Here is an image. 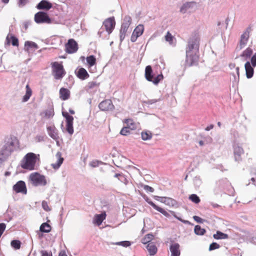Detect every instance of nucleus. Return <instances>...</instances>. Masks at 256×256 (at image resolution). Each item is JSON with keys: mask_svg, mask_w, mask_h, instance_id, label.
<instances>
[{"mask_svg": "<svg viewBox=\"0 0 256 256\" xmlns=\"http://www.w3.org/2000/svg\"><path fill=\"white\" fill-rule=\"evenodd\" d=\"M200 38L194 36L190 40L186 48V66H197L199 60Z\"/></svg>", "mask_w": 256, "mask_h": 256, "instance_id": "f257e3e1", "label": "nucleus"}, {"mask_svg": "<svg viewBox=\"0 0 256 256\" xmlns=\"http://www.w3.org/2000/svg\"><path fill=\"white\" fill-rule=\"evenodd\" d=\"M37 157L36 154L32 152L28 153L24 157L21 164L23 168L33 170L34 168L36 162Z\"/></svg>", "mask_w": 256, "mask_h": 256, "instance_id": "f03ea898", "label": "nucleus"}, {"mask_svg": "<svg viewBox=\"0 0 256 256\" xmlns=\"http://www.w3.org/2000/svg\"><path fill=\"white\" fill-rule=\"evenodd\" d=\"M29 179L32 184L35 186H44L47 184L46 176L38 172H36L31 174Z\"/></svg>", "mask_w": 256, "mask_h": 256, "instance_id": "7ed1b4c3", "label": "nucleus"}, {"mask_svg": "<svg viewBox=\"0 0 256 256\" xmlns=\"http://www.w3.org/2000/svg\"><path fill=\"white\" fill-rule=\"evenodd\" d=\"M52 74L55 79L60 80L66 74V72L62 64L55 62L52 64Z\"/></svg>", "mask_w": 256, "mask_h": 256, "instance_id": "20e7f679", "label": "nucleus"}, {"mask_svg": "<svg viewBox=\"0 0 256 256\" xmlns=\"http://www.w3.org/2000/svg\"><path fill=\"white\" fill-rule=\"evenodd\" d=\"M152 70L150 66H148L145 69V78L146 80L149 82H152L155 84H158L160 81L163 78L164 76L162 74H158L156 78H154L152 74Z\"/></svg>", "mask_w": 256, "mask_h": 256, "instance_id": "39448f33", "label": "nucleus"}, {"mask_svg": "<svg viewBox=\"0 0 256 256\" xmlns=\"http://www.w3.org/2000/svg\"><path fill=\"white\" fill-rule=\"evenodd\" d=\"M124 22L122 24L120 30V41L124 40L128 30L131 24L132 19L130 16H126L124 19Z\"/></svg>", "mask_w": 256, "mask_h": 256, "instance_id": "423d86ee", "label": "nucleus"}, {"mask_svg": "<svg viewBox=\"0 0 256 256\" xmlns=\"http://www.w3.org/2000/svg\"><path fill=\"white\" fill-rule=\"evenodd\" d=\"M14 146V142L12 138L8 139V141L4 146L1 151V155H2L4 158L10 156L12 152L13 151V148Z\"/></svg>", "mask_w": 256, "mask_h": 256, "instance_id": "0eeeda50", "label": "nucleus"}, {"mask_svg": "<svg viewBox=\"0 0 256 256\" xmlns=\"http://www.w3.org/2000/svg\"><path fill=\"white\" fill-rule=\"evenodd\" d=\"M34 20L38 24H50L51 20L48 14L44 12H39L34 15Z\"/></svg>", "mask_w": 256, "mask_h": 256, "instance_id": "6e6552de", "label": "nucleus"}, {"mask_svg": "<svg viewBox=\"0 0 256 256\" xmlns=\"http://www.w3.org/2000/svg\"><path fill=\"white\" fill-rule=\"evenodd\" d=\"M251 30V28L248 27L240 36L238 44V47L240 50L242 49L246 46L249 39Z\"/></svg>", "mask_w": 256, "mask_h": 256, "instance_id": "1a4fd4ad", "label": "nucleus"}, {"mask_svg": "<svg viewBox=\"0 0 256 256\" xmlns=\"http://www.w3.org/2000/svg\"><path fill=\"white\" fill-rule=\"evenodd\" d=\"M66 52L68 54H74L76 52L78 48V44L72 38L68 40L65 45Z\"/></svg>", "mask_w": 256, "mask_h": 256, "instance_id": "9d476101", "label": "nucleus"}, {"mask_svg": "<svg viewBox=\"0 0 256 256\" xmlns=\"http://www.w3.org/2000/svg\"><path fill=\"white\" fill-rule=\"evenodd\" d=\"M116 24L115 20L114 17L109 18L106 19L103 22V25L106 30L108 34H110L114 28Z\"/></svg>", "mask_w": 256, "mask_h": 256, "instance_id": "9b49d317", "label": "nucleus"}, {"mask_svg": "<svg viewBox=\"0 0 256 256\" xmlns=\"http://www.w3.org/2000/svg\"><path fill=\"white\" fill-rule=\"evenodd\" d=\"M98 107L102 111L112 110L114 108V106L110 100H106L102 101L100 103Z\"/></svg>", "mask_w": 256, "mask_h": 256, "instance_id": "f8f14e48", "label": "nucleus"}, {"mask_svg": "<svg viewBox=\"0 0 256 256\" xmlns=\"http://www.w3.org/2000/svg\"><path fill=\"white\" fill-rule=\"evenodd\" d=\"M144 31V26L142 24L138 25L134 30L130 38L132 42H135L138 38L142 36Z\"/></svg>", "mask_w": 256, "mask_h": 256, "instance_id": "ddd939ff", "label": "nucleus"}, {"mask_svg": "<svg viewBox=\"0 0 256 256\" xmlns=\"http://www.w3.org/2000/svg\"><path fill=\"white\" fill-rule=\"evenodd\" d=\"M13 190L16 193L26 194L27 190L24 181L20 180L13 186Z\"/></svg>", "mask_w": 256, "mask_h": 256, "instance_id": "4468645a", "label": "nucleus"}, {"mask_svg": "<svg viewBox=\"0 0 256 256\" xmlns=\"http://www.w3.org/2000/svg\"><path fill=\"white\" fill-rule=\"evenodd\" d=\"M234 149L235 160L238 162L241 161L242 160V155L244 154L243 148L239 146L236 145L234 146Z\"/></svg>", "mask_w": 256, "mask_h": 256, "instance_id": "2eb2a0df", "label": "nucleus"}, {"mask_svg": "<svg viewBox=\"0 0 256 256\" xmlns=\"http://www.w3.org/2000/svg\"><path fill=\"white\" fill-rule=\"evenodd\" d=\"M52 6V3L47 0H41L37 5L36 8L38 10H48L50 9Z\"/></svg>", "mask_w": 256, "mask_h": 256, "instance_id": "dca6fc26", "label": "nucleus"}, {"mask_svg": "<svg viewBox=\"0 0 256 256\" xmlns=\"http://www.w3.org/2000/svg\"><path fill=\"white\" fill-rule=\"evenodd\" d=\"M253 66L250 64L248 61L246 62L244 64V68L246 70V76L248 78H250L253 76L254 69Z\"/></svg>", "mask_w": 256, "mask_h": 256, "instance_id": "f3484780", "label": "nucleus"}, {"mask_svg": "<svg viewBox=\"0 0 256 256\" xmlns=\"http://www.w3.org/2000/svg\"><path fill=\"white\" fill-rule=\"evenodd\" d=\"M106 214L105 212H104L101 214H96L94 218V223L100 226L106 219Z\"/></svg>", "mask_w": 256, "mask_h": 256, "instance_id": "a211bd4d", "label": "nucleus"}, {"mask_svg": "<svg viewBox=\"0 0 256 256\" xmlns=\"http://www.w3.org/2000/svg\"><path fill=\"white\" fill-rule=\"evenodd\" d=\"M59 93L60 98L62 100H66L70 98V92L68 88H62Z\"/></svg>", "mask_w": 256, "mask_h": 256, "instance_id": "6ab92c4d", "label": "nucleus"}, {"mask_svg": "<svg viewBox=\"0 0 256 256\" xmlns=\"http://www.w3.org/2000/svg\"><path fill=\"white\" fill-rule=\"evenodd\" d=\"M6 41L8 44H10L11 43L14 46L18 47L19 46L18 38L12 34L8 35L6 38Z\"/></svg>", "mask_w": 256, "mask_h": 256, "instance_id": "aec40b11", "label": "nucleus"}, {"mask_svg": "<svg viewBox=\"0 0 256 256\" xmlns=\"http://www.w3.org/2000/svg\"><path fill=\"white\" fill-rule=\"evenodd\" d=\"M123 122L126 124V126L131 130H135L137 128V124L132 118H126L123 120Z\"/></svg>", "mask_w": 256, "mask_h": 256, "instance_id": "412c9836", "label": "nucleus"}, {"mask_svg": "<svg viewBox=\"0 0 256 256\" xmlns=\"http://www.w3.org/2000/svg\"><path fill=\"white\" fill-rule=\"evenodd\" d=\"M56 158H57V161L56 162L52 164V166L55 170L58 169L62 165L64 162V158L62 156V154L58 152L56 153Z\"/></svg>", "mask_w": 256, "mask_h": 256, "instance_id": "4be33fe9", "label": "nucleus"}, {"mask_svg": "<svg viewBox=\"0 0 256 256\" xmlns=\"http://www.w3.org/2000/svg\"><path fill=\"white\" fill-rule=\"evenodd\" d=\"M172 256H180V245L178 243L172 244L170 246Z\"/></svg>", "mask_w": 256, "mask_h": 256, "instance_id": "5701e85b", "label": "nucleus"}, {"mask_svg": "<svg viewBox=\"0 0 256 256\" xmlns=\"http://www.w3.org/2000/svg\"><path fill=\"white\" fill-rule=\"evenodd\" d=\"M26 92L25 94L23 96L22 98V102H26L30 98L32 95V90L30 88L28 84H27L26 86Z\"/></svg>", "mask_w": 256, "mask_h": 256, "instance_id": "b1692460", "label": "nucleus"}, {"mask_svg": "<svg viewBox=\"0 0 256 256\" xmlns=\"http://www.w3.org/2000/svg\"><path fill=\"white\" fill-rule=\"evenodd\" d=\"M77 76L81 80H85L89 77V74L84 68H80L77 72Z\"/></svg>", "mask_w": 256, "mask_h": 256, "instance_id": "393cba45", "label": "nucleus"}, {"mask_svg": "<svg viewBox=\"0 0 256 256\" xmlns=\"http://www.w3.org/2000/svg\"><path fill=\"white\" fill-rule=\"evenodd\" d=\"M253 54V50L252 48L248 47L243 51L240 54V57L243 58L245 60L249 59Z\"/></svg>", "mask_w": 256, "mask_h": 256, "instance_id": "a878e982", "label": "nucleus"}, {"mask_svg": "<svg viewBox=\"0 0 256 256\" xmlns=\"http://www.w3.org/2000/svg\"><path fill=\"white\" fill-rule=\"evenodd\" d=\"M148 203L152 206L154 208L159 212H160L162 213V214H164L166 217H169L170 214H169L164 209H163L162 208H160L156 206V204H154L152 202L150 201L148 202Z\"/></svg>", "mask_w": 256, "mask_h": 256, "instance_id": "bb28decb", "label": "nucleus"}, {"mask_svg": "<svg viewBox=\"0 0 256 256\" xmlns=\"http://www.w3.org/2000/svg\"><path fill=\"white\" fill-rule=\"evenodd\" d=\"M47 130L48 134L54 140H56L58 138V134L54 126H48L47 128Z\"/></svg>", "mask_w": 256, "mask_h": 256, "instance_id": "cd10ccee", "label": "nucleus"}, {"mask_svg": "<svg viewBox=\"0 0 256 256\" xmlns=\"http://www.w3.org/2000/svg\"><path fill=\"white\" fill-rule=\"evenodd\" d=\"M24 46L26 50L28 51L30 48H34L36 50L38 48L37 44L33 42L26 41L25 42Z\"/></svg>", "mask_w": 256, "mask_h": 256, "instance_id": "c85d7f7f", "label": "nucleus"}, {"mask_svg": "<svg viewBox=\"0 0 256 256\" xmlns=\"http://www.w3.org/2000/svg\"><path fill=\"white\" fill-rule=\"evenodd\" d=\"M52 228L47 222H44L41 224L40 228V230L42 232H50Z\"/></svg>", "mask_w": 256, "mask_h": 256, "instance_id": "c756f323", "label": "nucleus"}, {"mask_svg": "<svg viewBox=\"0 0 256 256\" xmlns=\"http://www.w3.org/2000/svg\"><path fill=\"white\" fill-rule=\"evenodd\" d=\"M86 60L88 67H92L94 65L96 64V60L94 56H90L86 58Z\"/></svg>", "mask_w": 256, "mask_h": 256, "instance_id": "7c9ffc66", "label": "nucleus"}, {"mask_svg": "<svg viewBox=\"0 0 256 256\" xmlns=\"http://www.w3.org/2000/svg\"><path fill=\"white\" fill-rule=\"evenodd\" d=\"M146 248L151 256L155 254L157 252V248L156 246L152 243H149L148 244Z\"/></svg>", "mask_w": 256, "mask_h": 256, "instance_id": "2f4dec72", "label": "nucleus"}, {"mask_svg": "<svg viewBox=\"0 0 256 256\" xmlns=\"http://www.w3.org/2000/svg\"><path fill=\"white\" fill-rule=\"evenodd\" d=\"M213 237L216 240L226 239L228 238V235L220 231H217L216 233L213 235Z\"/></svg>", "mask_w": 256, "mask_h": 256, "instance_id": "473e14b6", "label": "nucleus"}, {"mask_svg": "<svg viewBox=\"0 0 256 256\" xmlns=\"http://www.w3.org/2000/svg\"><path fill=\"white\" fill-rule=\"evenodd\" d=\"M194 232L196 234L200 236H202L206 232V230L202 228L201 226L199 225H196L195 226Z\"/></svg>", "mask_w": 256, "mask_h": 256, "instance_id": "72a5a7b5", "label": "nucleus"}, {"mask_svg": "<svg viewBox=\"0 0 256 256\" xmlns=\"http://www.w3.org/2000/svg\"><path fill=\"white\" fill-rule=\"evenodd\" d=\"M66 124V130L70 135L74 133L73 120L67 122Z\"/></svg>", "mask_w": 256, "mask_h": 256, "instance_id": "f704fd0d", "label": "nucleus"}, {"mask_svg": "<svg viewBox=\"0 0 256 256\" xmlns=\"http://www.w3.org/2000/svg\"><path fill=\"white\" fill-rule=\"evenodd\" d=\"M141 136L144 140H149L152 138V134L150 132H142Z\"/></svg>", "mask_w": 256, "mask_h": 256, "instance_id": "c9c22d12", "label": "nucleus"}, {"mask_svg": "<svg viewBox=\"0 0 256 256\" xmlns=\"http://www.w3.org/2000/svg\"><path fill=\"white\" fill-rule=\"evenodd\" d=\"M44 116L47 118H52L54 114V110L53 108H50L46 110L44 112Z\"/></svg>", "mask_w": 256, "mask_h": 256, "instance_id": "e433bc0d", "label": "nucleus"}, {"mask_svg": "<svg viewBox=\"0 0 256 256\" xmlns=\"http://www.w3.org/2000/svg\"><path fill=\"white\" fill-rule=\"evenodd\" d=\"M154 238V235L152 234H148L142 240V243L146 244L149 243Z\"/></svg>", "mask_w": 256, "mask_h": 256, "instance_id": "4c0bfd02", "label": "nucleus"}, {"mask_svg": "<svg viewBox=\"0 0 256 256\" xmlns=\"http://www.w3.org/2000/svg\"><path fill=\"white\" fill-rule=\"evenodd\" d=\"M174 40V37L170 32H168L166 34L165 36V40L168 42L170 44H173Z\"/></svg>", "mask_w": 256, "mask_h": 256, "instance_id": "58836bf2", "label": "nucleus"}, {"mask_svg": "<svg viewBox=\"0 0 256 256\" xmlns=\"http://www.w3.org/2000/svg\"><path fill=\"white\" fill-rule=\"evenodd\" d=\"M189 199L195 204H198L200 200L199 197L196 194H192L189 196Z\"/></svg>", "mask_w": 256, "mask_h": 256, "instance_id": "ea45409f", "label": "nucleus"}, {"mask_svg": "<svg viewBox=\"0 0 256 256\" xmlns=\"http://www.w3.org/2000/svg\"><path fill=\"white\" fill-rule=\"evenodd\" d=\"M193 2H186L184 4L182 5V8H180V12H182V13H185L186 12V11L187 9H188V8H190V6H191V4H192Z\"/></svg>", "mask_w": 256, "mask_h": 256, "instance_id": "a19ab883", "label": "nucleus"}, {"mask_svg": "<svg viewBox=\"0 0 256 256\" xmlns=\"http://www.w3.org/2000/svg\"><path fill=\"white\" fill-rule=\"evenodd\" d=\"M130 130L126 126H124L120 131V134L122 136H127L130 133Z\"/></svg>", "mask_w": 256, "mask_h": 256, "instance_id": "79ce46f5", "label": "nucleus"}, {"mask_svg": "<svg viewBox=\"0 0 256 256\" xmlns=\"http://www.w3.org/2000/svg\"><path fill=\"white\" fill-rule=\"evenodd\" d=\"M164 202L166 204L170 206H173L176 203V201L174 200H173L172 198H166L164 199Z\"/></svg>", "mask_w": 256, "mask_h": 256, "instance_id": "37998d69", "label": "nucleus"}, {"mask_svg": "<svg viewBox=\"0 0 256 256\" xmlns=\"http://www.w3.org/2000/svg\"><path fill=\"white\" fill-rule=\"evenodd\" d=\"M170 212L172 214L174 218H176V219H178L180 221L182 222L184 224H191L190 222H189L188 220H184L180 218H179L178 216H176V213H175L174 212V211H170Z\"/></svg>", "mask_w": 256, "mask_h": 256, "instance_id": "c03bdc74", "label": "nucleus"}, {"mask_svg": "<svg viewBox=\"0 0 256 256\" xmlns=\"http://www.w3.org/2000/svg\"><path fill=\"white\" fill-rule=\"evenodd\" d=\"M11 246L15 249H19L20 248V242L18 240H13L11 242Z\"/></svg>", "mask_w": 256, "mask_h": 256, "instance_id": "a18cd8bd", "label": "nucleus"}, {"mask_svg": "<svg viewBox=\"0 0 256 256\" xmlns=\"http://www.w3.org/2000/svg\"><path fill=\"white\" fill-rule=\"evenodd\" d=\"M98 85L99 84H98L96 82L92 81L89 82L88 84L86 86L88 89H92L98 86Z\"/></svg>", "mask_w": 256, "mask_h": 256, "instance_id": "49530a36", "label": "nucleus"}, {"mask_svg": "<svg viewBox=\"0 0 256 256\" xmlns=\"http://www.w3.org/2000/svg\"><path fill=\"white\" fill-rule=\"evenodd\" d=\"M62 116L66 118V122L71 121V120H74V118L72 116H70L68 114V112H62Z\"/></svg>", "mask_w": 256, "mask_h": 256, "instance_id": "de8ad7c7", "label": "nucleus"}, {"mask_svg": "<svg viewBox=\"0 0 256 256\" xmlns=\"http://www.w3.org/2000/svg\"><path fill=\"white\" fill-rule=\"evenodd\" d=\"M42 208H44V210H46V212H49L51 210V208L49 206L47 202L44 201V200L42 201Z\"/></svg>", "mask_w": 256, "mask_h": 256, "instance_id": "09e8293b", "label": "nucleus"}, {"mask_svg": "<svg viewBox=\"0 0 256 256\" xmlns=\"http://www.w3.org/2000/svg\"><path fill=\"white\" fill-rule=\"evenodd\" d=\"M220 246L218 244H217L216 242H212L210 246L209 250H214L216 249H218V248H220Z\"/></svg>", "mask_w": 256, "mask_h": 256, "instance_id": "8fccbe9b", "label": "nucleus"}, {"mask_svg": "<svg viewBox=\"0 0 256 256\" xmlns=\"http://www.w3.org/2000/svg\"><path fill=\"white\" fill-rule=\"evenodd\" d=\"M116 244L122 246L124 247H127L130 245V242L129 241H123L116 242Z\"/></svg>", "mask_w": 256, "mask_h": 256, "instance_id": "3c124183", "label": "nucleus"}, {"mask_svg": "<svg viewBox=\"0 0 256 256\" xmlns=\"http://www.w3.org/2000/svg\"><path fill=\"white\" fill-rule=\"evenodd\" d=\"M250 62V64L253 67H255L256 66V52L251 58Z\"/></svg>", "mask_w": 256, "mask_h": 256, "instance_id": "603ef678", "label": "nucleus"}, {"mask_svg": "<svg viewBox=\"0 0 256 256\" xmlns=\"http://www.w3.org/2000/svg\"><path fill=\"white\" fill-rule=\"evenodd\" d=\"M41 256H52L51 252H48L45 250H42L40 251Z\"/></svg>", "mask_w": 256, "mask_h": 256, "instance_id": "864d4df0", "label": "nucleus"}, {"mask_svg": "<svg viewBox=\"0 0 256 256\" xmlns=\"http://www.w3.org/2000/svg\"><path fill=\"white\" fill-rule=\"evenodd\" d=\"M28 0H18V4L20 7H22L28 2Z\"/></svg>", "mask_w": 256, "mask_h": 256, "instance_id": "5fc2aeb1", "label": "nucleus"}, {"mask_svg": "<svg viewBox=\"0 0 256 256\" xmlns=\"http://www.w3.org/2000/svg\"><path fill=\"white\" fill-rule=\"evenodd\" d=\"M144 188L146 192H154V189L152 187H151L149 186H148V185L144 186Z\"/></svg>", "mask_w": 256, "mask_h": 256, "instance_id": "6e6d98bb", "label": "nucleus"}, {"mask_svg": "<svg viewBox=\"0 0 256 256\" xmlns=\"http://www.w3.org/2000/svg\"><path fill=\"white\" fill-rule=\"evenodd\" d=\"M193 218L195 221L198 223H202L204 221V220L202 219L201 218L196 216H194Z\"/></svg>", "mask_w": 256, "mask_h": 256, "instance_id": "4d7b16f0", "label": "nucleus"}, {"mask_svg": "<svg viewBox=\"0 0 256 256\" xmlns=\"http://www.w3.org/2000/svg\"><path fill=\"white\" fill-rule=\"evenodd\" d=\"M98 161H93L90 163V166L92 167H96L98 166Z\"/></svg>", "mask_w": 256, "mask_h": 256, "instance_id": "13d9d810", "label": "nucleus"}, {"mask_svg": "<svg viewBox=\"0 0 256 256\" xmlns=\"http://www.w3.org/2000/svg\"><path fill=\"white\" fill-rule=\"evenodd\" d=\"M214 128V125L213 124H210L206 128V131H208L210 130L211 129H212Z\"/></svg>", "mask_w": 256, "mask_h": 256, "instance_id": "bf43d9fd", "label": "nucleus"}, {"mask_svg": "<svg viewBox=\"0 0 256 256\" xmlns=\"http://www.w3.org/2000/svg\"><path fill=\"white\" fill-rule=\"evenodd\" d=\"M58 256H68L66 254L65 252L61 251L58 254Z\"/></svg>", "mask_w": 256, "mask_h": 256, "instance_id": "052dcab7", "label": "nucleus"}, {"mask_svg": "<svg viewBox=\"0 0 256 256\" xmlns=\"http://www.w3.org/2000/svg\"><path fill=\"white\" fill-rule=\"evenodd\" d=\"M250 180L252 182V183L254 184V182H255L256 180V174L255 176L252 177V178H251Z\"/></svg>", "mask_w": 256, "mask_h": 256, "instance_id": "680f3d73", "label": "nucleus"}, {"mask_svg": "<svg viewBox=\"0 0 256 256\" xmlns=\"http://www.w3.org/2000/svg\"><path fill=\"white\" fill-rule=\"evenodd\" d=\"M236 74L239 77V76H240V68L238 67H236Z\"/></svg>", "mask_w": 256, "mask_h": 256, "instance_id": "e2e57ef3", "label": "nucleus"}, {"mask_svg": "<svg viewBox=\"0 0 256 256\" xmlns=\"http://www.w3.org/2000/svg\"><path fill=\"white\" fill-rule=\"evenodd\" d=\"M198 143H199V144L201 146H203L204 144V142L202 140L199 141Z\"/></svg>", "mask_w": 256, "mask_h": 256, "instance_id": "0e129e2a", "label": "nucleus"}, {"mask_svg": "<svg viewBox=\"0 0 256 256\" xmlns=\"http://www.w3.org/2000/svg\"><path fill=\"white\" fill-rule=\"evenodd\" d=\"M2 0L4 4H7L9 2V0Z\"/></svg>", "mask_w": 256, "mask_h": 256, "instance_id": "69168bd1", "label": "nucleus"}, {"mask_svg": "<svg viewBox=\"0 0 256 256\" xmlns=\"http://www.w3.org/2000/svg\"><path fill=\"white\" fill-rule=\"evenodd\" d=\"M212 206L214 208H217L219 206L218 204H214Z\"/></svg>", "mask_w": 256, "mask_h": 256, "instance_id": "338daca9", "label": "nucleus"}, {"mask_svg": "<svg viewBox=\"0 0 256 256\" xmlns=\"http://www.w3.org/2000/svg\"><path fill=\"white\" fill-rule=\"evenodd\" d=\"M70 112L72 114H74V112L73 110H70Z\"/></svg>", "mask_w": 256, "mask_h": 256, "instance_id": "774afa93", "label": "nucleus"}]
</instances>
